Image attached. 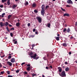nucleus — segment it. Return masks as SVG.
I'll list each match as a JSON object with an SVG mask.
<instances>
[{
	"instance_id": "obj_54",
	"label": "nucleus",
	"mask_w": 77,
	"mask_h": 77,
	"mask_svg": "<svg viewBox=\"0 0 77 77\" xmlns=\"http://www.w3.org/2000/svg\"><path fill=\"white\" fill-rule=\"evenodd\" d=\"M72 53H71V52H70L69 53V55H70V54H71Z\"/></svg>"
},
{
	"instance_id": "obj_11",
	"label": "nucleus",
	"mask_w": 77,
	"mask_h": 77,
	"mask_svg": "<svg viewBox=\"0 0 77 77\" xmlns=\"http://www.w3.org/2000/svg\"><path fill=\"white\" fill-rule=\"evenodd\" d=\"M4 24L5 23H3L2 22L0 23V26L1 27H3V26H4Z\"/></svg>"
},
{
	"instance_id": "obj_55",
	"label": "nucleus",
	"mask_w": 77,
	"mask_h": 77,
	"mask_svg": "<svg viewBox=\"0 0 77 77\" xmlns=\"http://www.w3.org/2000/svg\"><path fill=\"white\" fill-rule=\"evenodd\" d=\"M5 57V55L1 56V57H2V58H3V57Z\"/></svg>"
},
{
	"instance_id": "obj_1",
	"label": "nucleus",
	"mask_w": 77,
	"mask_h": 77,
	"mask_svg": "<svg viewBox=\"0 0 77 77\" xmlns=\"http://www.w3.org/2000/svg\"><path fill=\"white\" fill-rule=\"evenodd\" d=\"M59 74L60 76L62 77H65V76H66V74H65V72L64 71H62L61 74L59 73Z\"/></svg>"
},
{
	"instance_id": "obj_5",
	"label": "nucleus",
	"mask_w": 77,
	"mask_h": 77,
	"mask_svg": "<svg viewBox=\"0 0 77 77\" xmlns=\"http://www.w3.org/2000/svg\"><path fill=\"white\" fill-rule=\"evenodd\" d=\"M7 65H9V66H11L12 65V63L10 62H9V61L7 62Z\"/></svg>"
},
{
	"instance_id": "obj_37",
	"label": "nucleus",
	"mask_w": 77,
	"mask_h": 77,
	"mask_svg": "<svg viewBox=\"0 0 77 77\" xmlns=\"http://www.w3.org/2000/svg\"><path fill=\"white\" fill-rule=\"evenodd\" d=\"M36 75V74H32V77H33L34 76H35Z\"/></svg>"
},
{
	"instance_id": "obj_29",
	"label": "nucleus",
	"mask_w": 77,
	"mask_h": 77,
	"mask_svg": "<svg viewBox=\"0 0 77 77\" xmlns=\"http://www.w3.org/2000/svg\"><path fill=\"white\" fill-rule=\"evenodd\" d=\"M43 59L45 60H47V58H46V57H43Z\"/></svg>"
},
{
	"instance_id": "obj_47",
	"label": "nucleus",
	"mask_w": 77,
	"mask_h": 77,
	"mask_svg": "<svg viewBox=\"0 0 77 77\" xmlns=\"http://www.w3.org/2000/svg\"><path fill=\"white\" fill-rule=\"evenodd\" d=\"M27 66H28V67H29L30 66V64H27Z\"/></svg>"
},
{
	"instance_id": "obj_7",
	"label": "nucleus",
	"mask_w": 77,
	"mask_h": 77,
	"mask_svg": "<svg viewBox=\"0 0 77 77\" xmlns=\"http://www.w3.org/2000/svg\"><path fill=\"white\" fill-rule=\"evenodd\" d=\"M68 4H71V5L73 4L71 0H68Z\"/></svg>"
},
{
	"instance_id": "obj_61",
	"label": "nucleus",
	"mask_w": 77,
	"mask_h": 77,
	"mask_svg": "<svg viewBox=\"0 0 77 77\" xmlns=\"http://www.w3.org/2000/svg\"><path fill=\"white\" fill-rule=\"evenodd\" d=\"M75 25L76 26H77V22H76Z\"/></svg>"
},
{
	"instance_id": "obj_30",
	"label": "nucleus",
	"mask_w": 77,
	"mask_h": 77,
	"mask_svg": "<svg viewBox=\"0 0 77 77\" xmlns=\"http://www.w3.org/2000/svg\"><path fill=\"white\" fill-rule=\"evenodd\" d=\"M20 71V69H18V70H16V72L17 73H18L19 72V71Z\"/></svg>"
},
{
	"instance_id": "obj_40",
	"label": "nucleus",
	"mask_w": 77,
	"mask_h": 77,
	"mask_svg": "<svg viewBox=\"0 0 77 77\" xmlns=\"http://www.w3.org/2000/svg\"><path fill=\"white\" fill-rule=\"evenodd\" d=\"M24 74H27V72H24Z\"/></svg>"
},
{
	"instance_id": "obj_42",
	"label": "nucleus",
	"mask_w": 77,
	"mask_h": 77,
	"mask_svg": "<svg viewBox=\"0 0 77 77\" xmlns=\"http://www.w3.org/2000/svg\"><path fill=\"white\" fill-rule=\"evenodd\" d=\"M49 7V6L48 5H46V9H47Z\"/></svg>"
},
{
	"instance_id": "obj_31",
	"label": "nucleus",
	"mask_w": 77,
	"mask_h": 77,
	"mask_svg": "<svg viewBox=\"0 0 77 77\" xmlns=\"http://www.w3.org/2000/svg\"><path fill=\"white\" fill-rule=\"evenodd\" d=\"M5 15V13H4L2 14V17H4V15Z\"/></svg>"
},
{
	"instance_id": "obj_4",
	"label": "nucleus",
	"mask_w": 77,
	"mask_h": 77,
	"mask_svg": "<svg viewBox=\"0 0 77 77\" xmlns=\"http://www.w3.org/2000/svg\"><path fill=\"white\" fill-rule=\"evenodd\" d=\"M15 62V59L14 58H12L11 59V62L12 63H14Z\"/></svg>"
},
{
	"instance_id": "obj_8",
	"label": "nucleus",
	"mask_w": 77,
	"mask_h": 77,
	"mask_svg": "<svg viewBox=\"0 0 77 77\" xmlns=\"http://www.w3.org/2000/svg\"><path fill=\"white\" fill-rule=\"evenodd\" d=\"M51 55L50 54H48L47 55V57L48 59H50L51 58Z\"/></svg>"
},
{
	"instance_id": "obj_60",
	"label": "nucleus",
	"mask_w": 77,
	"mask_h": 77,
	"mask_svg": "<svg viewBox=\"0 0 77 77\" xmlns=\"http://www.w3.org/2000/svg\"><path fill=\"white\" fill-rule=\"evenodd\" d=\"M2 64H1L0 63V67H1H1H2Z\"/></svg>"
},
{
	"instance_id": "obj_32",
	"label": "nucleus",
	"mask_w": 77,
	"mask_h": 77,
	"mask_svg": "<svg viewBox=\"0 0 77 77\" xmlns=\"http://www.w3.org/2000/svg\"><path fill=\"white\" fill-rule=\"evenodd\" d=\"M34 11L35 13H38V11L36 10H35Z\"/></svg>"
},
{
	"instance_id": "obj_36",
	"label": "nucleus",
	"mask_w": 77,
	"mask_h": 77,
	"mask_svg": "<svg viewBox=\"0 0 77 77\" xmlns=\"http://www.w3.org/2000/svg\"><path fill=\"white\" fill-rule=\"evenodd\" d=\"M7 72L8 74V75L10 74V72L9 71H7Z\"/></svg>"
},
{
	"instance_id": "obj_13",
	"label": "nucleus",
	"mask_w": 77,
	"mask_h": 77,
	"mask_svg": "<svg viewBox=\"0 0 77 77\" xmlns=\"http://www.w3.org/2000/svg\"><path fill=\"white\" fill-rule=\"evenodd\" d=\"M20 25V22H18L16 23V26H17V27H19Z\"/></svg>"
},
{
	"instance_id": "obj_34",
	"label": "nucleus",
	"mask_w": 77,
	"mask_h": 77,
	"mask_svg": "<svg viewBox=\"0 0 77 77\" xmlns=\"http://www.w3.org/2000/svg\"><path fill=\"white\" fill-rule=\"evenodd\" d=\"M10 35L11 37H13V34L12 32L10 33Z\"/></svg>"
},
{
	"instance_id": "obj_35",
	"label": "nucleus",
	"mask_w": 77,
	"mask_h": 77,
	"mask_svg": "<svg viewBox=\"0 0 77 77\" xmlns=\"http://www.w3.org/2000/svg\"><path fill=\"white\" fill-rule=\"evenodd\" d=\"M63 31V32H66V28L64 29Z\"/></svg>"
},
{
	"instance_id": "obj_41",
	"label": "nucleus",
	"mask_w": 77,
	"mask_h": 77,
	"mask_svg": "<svg viewBox=\"0 0 77 77\" xmlns=\"http://www.w3.org/2000/svg\"><path fill=\"white\" fill-rule=\"evenodd\" d=\"M0 8H3V5H0Z\"/></svg>"
},
{
	"instance_id": "obj_59",
	"label": "nucleus",
	"mask_w": 77,
	"mask_h": 77,
	"mask_svg": "<svg viewBox=\"0 0 77 77\" xmlns=\"http://www.w3.org/2000/svg\"><path fill=\"white\" fill-rule=\"evenodd\" d=\"M47 20H50L49 18H48V16L47 17Z\"/></svg>"
},
{
	"instance_id": "obj_33",
	"label": "nucleus",
	"mask_w": 77,
	"mask_h": 77,
	"mask_svg": "<svg viewBox=\"0 0 77 77\" xmlns=\"http://www.w3.org/2000/svg\"><path fill=\"white\" fill-rule=\"evenodd\" d=\"M70 31L71 30H70L69 28H68V32H70Z\"/></svg>"
},
{
	"instance_id": "obj_18",
	"label": "nucleus",
	"mask_w": 77,
	"mask_h": 77,
	"mask_svg": "<svg viewBox=\"0 0 77 77\" xmlns=\"http://www.w3.org/2000/svg\"><path fill=\"white\" fill-rule=\"evenodd\" d=\"M62 11H63V12H66V10H65V9H64L63 8H62L61 7L60 8Z\"/></svg>"
},
{
	"instance_id": "obj_12",
	"label": "nucleus",
	"mask_w": 77,
	"mask_h": 77,
	"mask_svg": "<svg viewBox=\"0 0 77 77\" xmlns=\"http://www.w3.org/2000/svg\"><path fill=\"white\" fill-rule=\"evenodd\" d=\"M58 69H59V71L60 72H62V68L60 67H58Z\"/></svg>"
},
{
	"instance_id": "obj_26",
	"label": "nucleus",
	"mask_w": 77,
	"mask_h": 77,
	"mask_svg": "<svg viewBox=\"0 0 77 77\" xmlns=\"http://www.w3.org/2000/svg\"><path fill=\"white\" fill-rule=\"evenodd\" d=\"M11 57L12 56H11L9 55L8 58L9 59H11Z\"/></svg>"
},
{
	"instance_id": "obj_57",
	"label": "nucleus",
	"mask_w": 77,
	"mask_h": 77,
	"mask_svg": "<svg viewBox=\"0 0 77 77\" xmlns=\"http://www.w3.org/2000/svg\"><path fill=\"white\" fill-rule=\"evenodd\" d=\"M2 3H4V2H5V0H2Z\"/></svg>"
},
{
	"instance_id": "obj_28",
	"label": "nucleus",
	"mask_w": 77,
	"mask_h": 77,
	"mask_svg": "<svg viewBox=\"0 0 77 77\" xmlns=\"http://www.w3.org/2000/svg\"><path fill=\"white\" fill-rule=\"evenodd\" d=\"M4 73H5V71H2L1 72V74L2 75L3 74H4Z\"/></svg>"
},
{
	"instance_id": "obj_43",
	"label": "nucleus",
	"mask_w": 77,
	"mask_h": 77,
	"mask_svg": "<svg viewBox=\"0 0 77 77\" xmlns=\"http://www.w3.org/2000/svg\"><path fill=\"white\" fill-rule=\"evenodd\" d=\"M14 44H17V41H16L14 42Z\"/></svg>"
},
{
	"instance_id": "obj_21",
	"label": "nucleus",
	"mask_w": 77,
	"mask_h": 77,
	"mask_svg": "<svg viewBox=\"0 0 77 77\" xmlns=\"http://www.w3.org/2000/svg\"><path fill=\"white\" fill-rule=\"evenodd\" d=\"M35 37V35H30L29 36V38H34Z\"/></svg>"
},
{
	"instance_id": "obj_17",
	"label": "nucleus",
	"mask_w": 77,
	"mask_h": 77,
	"mask_svg": "<svg viewBox=\"0 0 77 77\" xmlns=\"http://www.w3.org/2000/svg\"><path fill=\"white\" fill-rule=\"evenodd\" d=\"M44 8H45V5H42V10H44Z\"/></svg>"
},
{
	"instance_id": "obj_58",
	"label": "nucleus",
	"mask_w": 77,
	"mask_h": 77,
	"mask_svg": "<svg viewBox=\"0 0 77 77\" xmlns=\"http://www.w3.org/2000/svg\"><path fill=\"white\" fill-rule=\"evenodd\" d=\"M68 7H71V6L69 5H68Z\"/></svg>"
},
{
	"instance_id": "obj_14",
	"label": "nucleus",
	"mask_w": 77,
	"mask_h": 77,
	"mask_svg": "<svg viewBox=\"0 0 77 77\" xmlns=\"http://www.w3.org/2000/svg\"><path fill=\"white\" fill-rule=\"evenodd\" d=\"M6 29L8 30V32H10V31L12 30V29H11V28L10 29V30H9V28H8V27H6Z\"/></svg>"
},
{
	"instance_id": "obj_51",
	"label": "nucleus",
	"mask_w": 77,
	"mask_h": 77,
	"mask_svg": "<svg viewBox=\"0 0 77 77\" xmlns=\"http://www.w3.org/2000/svg\"><path fill=\"white\" fill-rule=\"evenodd\" d=\"M35 58H36L35 59H38L39 57H36Z\"/></svg>"
},
{
	"instance_id": "obj_53",
	"label": "nucleus",
	"mask_w": 77,
	"mask_h": 77,
	"mask_svg": "<svg viewBox=\"0 0 77 77\" xmlns=\"http://www.w3.org/2000/svg\"><path fill=\"white\" fill-rule=\"evenodd\" d=\"M32 47H35V44H33L32 45Z\"/></svg>"
},
{
	"instance_id": "obj_46",
	"label": "nucleus",
	"mask_w": 77,
	"mask_h": 77,
	"mask_svg": "<svg viewBox=\"0 0 77 77\" xmlns=\"http://www.w3.org/2000/svg\"><path fill=\"white\" fill-rule=\"evenodd\" d=\"M65 71H68V67H67L65 69Z\"/></svg>"
},
{
	"instance_id": "obj_49",
	"label": "nucleus",
	"mask_w": 77,
	"mask_h": 77,
	"mask_svg": "<svg viewBox=\"0 0 77 77\" xmlns=\"http://www.w3.org/2000/svg\"><path fill=\"white\" fill-rule=\"evenodd\" d=\"M36 31V29H34L33 30V32H35V31Z\"/></svg>"
},
{
	"instance_id": "obj_38",
	"label": "nucleus",
	"mask_w": 77,
	"mask_h": 77,
	"mask_svg": "<svg viewBox=\"0 0 77 77\" xmlns=\"http://www.w3.org/2000/svg\"><path fill=\"white\" fill-rule=\"evenodd\" d=\"M26 77H30V76L29 75L27 74L26 75Z\"/></svg>"
},
{
	"instance_id": "obj_48",
	"label": "nucleus",
	"mask_w": 77,
	"mask_h": 77,
	"mask_svg": "<svg viewBox=\"0 0 77 77\" xmlns=\"http://www.w3.org/2000/svg\"><path fill=\"white\" fill-rule=\"evenodd\" d=\"M74 37L72 36L70 37V39H73Z\"/></svg>"
},
{
	"instance_id": "obj_22",
	"label": "nucleus",
	"mask_w": 77,
	"mask_h": 77,
	"mask_svg": "<svg viewBox=\"0 0 77 77\" xmlns=\"http://www.w3.org/2000/svg\"><path fill=\"white\" fill-rule=\"evenodd\" d=\"M9 24V23L8 22H7L5 23V26H8V25Z\"/></svg>"
},
{
	"instance_id": "obj_16",
	"label": "nucleus",
	"mask_w": 77,
	"mask_h": 77,
	"mask_svg": "<svg viewBox=\"0 0 77 77\" xmlns=\"http://www.w3.org/2000/svg\"><path fill=\"white\" fill-rule=\"evenodd\" d=\"M10 0H7V4L8 5H10L11 3H10Z\"/></svg>"
},
{
	"instance_id": "obj_52",
	"label": "nucleus",
	"mask_w": 77,
	"mask_h": 77,
	"mask_svg": "<svg viewBox=\"0 0 77 77\" xmlns=\"http://www.w3.org/2000/svg\"><path fill=\"white\" fill-rule=\"evenodd\" d=\"M11 30H14V28L13 27L12 28H11Z\"/></svg>"
},
{
	"instance_id": "obj_10",
	"label": "nucleus",
	"mask_w": 77,
	"mask_h": 77,
	"mask_svg": "<svg viewBox=\"0 0 77 77\" xmlns=\"http://www.w3.org/2000/svg\"><path fill=\"white\" fill-rule=\"evenodd\" d=\"M32 8H35L36 7V4L35 3H33L32 5Z\"/></svg>"
},
{
	"instance_id": "obj_3",
	"label": "nucleus",
	"mask_w": 77,
	"mask_h": 77,
	"mask_svg": "<svg viewBox=\"0 0 77 77\" xmlns=\"http://www.w3.org/2000/svg\"><path fill=\"white\" fill-rule=\"evenodd\" d=\"M41 14L44 17V15H45V10H42L41 11Z\"/></svg>"
},
{
	"instance_id": "obj_39",
	"label": "nucleus",
	"mask_w": 77,
	"mask_h": 77,
	"mask_svg": "<svg viewBox=\"0 0 77 77\" xmlns=\"http://www.w3.org/2000/svg\"><path fill=\"white\" fill-rule=\"evenodd\" d=\"M27 26L28 27H30V23H28Z\"/></svg>"
},
{
	"instance_id": "obj_2",
	"label": "nucleus",
	"mask_w": 77,
	"mask_h": 77,
	"mask_svg": "<svg viewBox=\"0 0 77 77\" xmlns=\"http://www.w3.org/2000/svg\"><path fill=\"white\" fill-rule=\"evenodd\" d=\"M36 19L38 20L39 23H41L42 22V18H41V17L39 16L37 17Z\"/></svg>"
},
{
	"instance_id": "obj_64",
	"label": "nucleus",
	"mask_w": 77,
	"mask_h": 77,
	"mask_svg": "<svg viewBox=\"0 0 77 77\" xmlns=\"http://www.w3.org/2000/svg\"><path fill=\"white\" fill-rule=\"evenodd\" d=\"M46 69H48V67L47 66L46 67Z\"/></svg>"
},
{
	"instance_id": "obj_56",
	"label": "nucleus",
	"mask_w": 77,
	"mask_h": 77,
	"mask_svg": "<svg viewBox=\"0 0 77 77\" xmlns=\"http://www.w3.org/2000/svg\"><path fill=\"white\" fill-rule=\"evenodd\" d=\"M65 64H66L67 65V64H68V62H65Z\"/></svg>"
},
{
	"instance_id": "obj_24",
	"label": "nucleus",
	"mask_w": 77,
	"mask_h": 77,
	"mask_svg": "<svg viewBox=\"0 0 77 77\" xmlns=\"http://www.w3.org/2000/svg\"><path fill=\"white\" fill-rule=\"evenodd\" d=\"M11 16L12 15H9L8 17V19H10V18L11 17Z\"/></svg>"
},
{
	"instance_id": "obj_23",
	"label": "nucleus",
	"mask_w": 77,
	"mask_h": 77,
	"mask_svg": "<svg viewBox=\"0 0 77 77\" xmlns=\"http://www.w3.org/2000/svg\"><path fill=\"white\" fill-rule=\"evenodd\" d=\"M29 5V3H28V2H26L25 3V6H26V5Z\"/></svg>"
},
{
	"instance_id": "obj_44",
	"label": "nucleus",
	"mask_w": 77,
	"mask_h": 77,
	"mask_svg": "<svg viewBox=\"0 0 77 77\" xmlns=\"http://www.w3.org/2000/svg\"><path fill=\"white\" fill-rule=\"evenodd\" d=\"M25 63H23L21 64V65H22V66H23V65H24V64H25Z\"/></svg>"
},
{
	"instance_id": "obj_25",
	"label": "nucleus",
	"mask_w": 77,
	"mask_h": 77,
	"mask_svg": "<svg viewBox=\"0 0 77 77\" xmlns=\"http://www.w3.org/2000/svg\"><path fill=\"white\" fill-rule=\"evenodd\" d=\"M63 16L64 17H65L66 16H68V14L65 13V14H63Z\"/></svg>"
},
{
	"instance_id": "obj_63",
	"label": "nucleus",
	"mask_w": 77,
	"mask_h": 77,
	"mask_svg": "<svg viewBox=\"0 0 77 77\" xmlns=\"http://www.w3.org/2000/svg\"><path fill=\"white\" fill-rule=\"evenodd\" d=\"M12 26L11 25V24L9 25V27H12Z\"/></svg>"
},
{
	"instance_id": "obj_27",
	"label": "nucleus",
	"mask_w": 77,
	"mask_h": 77,
	"mask_svg": "<svg viewBox=\"0 0 77 77\" xmlns=\"http://www.w3.org/2000/svg\"><path fill=\"white\" fill-rule=\"evenodd\" d=\"M48 27H50V26H51V24L50 23H48L47 24Z\"/></svg>"
},
{
	"instance_id": "obj_19",
	"label": "nucleus",
	"mask_w": 77,
	"mask_h": 77,
	"mask_svg": "<svg viewBox=\"0 0 77 77\" xmlns=\"http://www.w3.org/2000/svg\"><path fill=\"white\" fill-rule=\"evenodd\" d=\"M31 67H28L27 68H26V70L27 71H30V68Z\"/></svg>"
},
{
	"instance_id": "obj_15",
	"label": "nucleus",
	"mask_w": 77,
	"mask_h": 77,
	"mask_svg": "<svg viewBox=\"0 0 77 77\" xmlns=\"http://www.w3.org/2000/svg\"><path fill=\"white\" fill-rule=\"evenodd\" d=\"M17 6V5H13V7H12V8L13 9H15L16 7Z\"/></svg>"
},
{
	"instance_id": "obj_50",
	"label": "nucleus",
	"mask_w": 77,
	"mask_h": 77,
	"mask_svg": "<svg viewBox=\"0 0 77 77\" xmlns=\"http://www.w3.org/2000/svg\"><path fill=\"white\" fill-rule=\"evenodd\" d=\"M35 33L36 35H38V32H37V31H36L35 32Z\"/></svg>"
},
{
	"instance_id": "obj_6",
	"label": "nucleus",
	"mask_w": 77,
	"mask_h": 77,
	"mask_svg": "<svg viewBox=\"0 0 77 77\" xmlns=\"http://www.w3.org/2000/svg\"><path fill=\"white\" fill-rule=\"evenodd\" d=\"M36 56H37V54H34V56H31V58H34V59H36Z\"/></svg>"
},
{
	"instance_id": "obj_45",
	"label": "nucleus",
	"mask_w": 77,
	"mask_h": 77,
	"mask_svg": "<svg viewBox=\"0 0 77 77\" xmlns=\"http://www.w3.org/2000/svg\"><path fill=\"white\" fill-rule=\"evenodd\" d=\"M33 53L32 52H31L30 53V55L31 56H32V55H33Z\"/></svg>"
},
{
	"instance_id": "obj_62",
	"label": "nucleus",
	"mask_w": 77,
	"mask_h": 77,
	"mask_svg": "<svg viewBox=\"0 0 77 77\" xmlns=\"http://www.w3.org/2000/svg\"><path fill=\"white\" fill-rule=\"evenodd\" d=\"M50 68H52L53 67H52V66H50Z\"/></svg>"
},
{
	"instance_id": "obj_9",
	"label": "nucleus",
	"mask_w": 77,
	"mask_h": 77,
	"mask_svg": "<svg viewBox=\"0 0 77 77\" xmlns=\"http://www.w3.org/2000/svg\"><path fill=\"white\" fill-rule=\"evenodd\" d=\"M61 45L63 47H66L67 46V44L65 43L61 44Z\"/></svg>"
},
{
	"instance_id": "obj_20",
	"label": "nucleus",
	"mask_w": 77,
	"mask_h": 77,
	"mask_svg": "<svg viewBox=\"0 0 77 77\" xmlns=\"http://www.w3.org/2000/svg\"><path fill=\"white\" fill-rule=\"evenodd\" d=\"M56 40L57 41H59V39H60L59 37H56Z\"/></svg>"
}]
</instances>
